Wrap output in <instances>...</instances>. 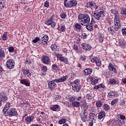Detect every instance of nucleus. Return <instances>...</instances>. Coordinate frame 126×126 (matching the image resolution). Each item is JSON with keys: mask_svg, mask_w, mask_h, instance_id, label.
Masks as SVG:
<instances>
[{"mask_svg": "<svg viewBox=\"0 0 126 126\" xmlns=\"http://www.w3.org/2000/svg\"><path fill=\"white\" fill-rule=\"evenodd\" d=\"M68 78V76L67 75L63 76L59 78H56L53 81H50L48 82V88L50 89V90H53V89H55L56 87H57L56 83H60L61 82H64V81H66V79Z\"/></svg>", "mask_w": 126, "mask_h": 126, "instance_id": "f257e3e1", "label": "nucleus"}, {"mask_svg": "<svg viewBox=\"0 0 126 126\" xmlns=\"http://www.w3.org/2000/svg\"><path fill=\"white\" fill-rule=\"evenodd\" d=\"M114 27H110L108 28V31L111 34H114L119 31V29L121 28V20L119 18L115 17L114 18Z\"/></svg>", "mask_w": 126, "mask_h": 126, "instance_id": "f03ea898", "label": "nucleus"}, {"mask_svg": "<svg viewBox=\"0 0 126 126\" xmlns=\"http://www.w3.org/2000/svg\"><path fill=\"white\" fill-rule=\"evenodd\" d=\"M78 20L80 22L81 25L85 26L87 24H89L90 22V17L88 15L82 14L78 15Z\"/></svg>", "mask_w": 126, "mask_h": 126, "instance_id": "7ed1b4c3", "label": "nucleus"}, {"mask_svg": "<svg viewBox=\"0 0 126 126\" xmlns=\"http://www.w3.org/2000/svg\"><path fill=\"white\" fill-rule=\"evenodd\" d=\"M118 45L120 48L122 49H125L126 48V41L122 36H119L118 37Z\"/></svg>", "mask_w": 126, "mask_h": 126, "instance_id": "20e7f679", "label": "nucleus"}, {"mask_svg": "<svg viewBox=\"0 0 126 126\" xmlns=\"http://www.w3.org/2000/svg\"><path fill=\"white\" fill-rule=\"evenodd\" d=\"M72 88L73 90H76L77 92H79L80 89L82 88V86L79 83H78V80H75L72 83Z\"/></svg>", "mask_w": 126, "mask_h": 126, "instance_id": "39448f33", "label": "nucleus"}, {"mask_svg": "<svg viewBox=\"0 0 126 126\" xmlns=\"http://www.w3.org/2000/svg\"><path fill=\"white\" fill-rule=\"evenodd\" d=\"M15 66V62L13 59H9L6 62V67L9 69H13Z\"/></svg>", "mask_w": 126, "mask_h": 126, "instance_id": "423d86ee", "label": "nucleus"}, {"mask_svg": "<svg viewBox=\"0 0 126 126\" xmlns=\"http://www.w3.org/2000/svg\"><path fill=\"white\" fill-rule=\"evenodd\" d=\"M104 14H105V12L103 11H100L99 12L95 11L94 13L93 17H94L96 20H100V18H101V17L104 16Z\"/></svg>", "mask_w": 126, "mask_h": 126, "instance_id": "0eeeda50", "label": "nucleus"}, {"mask_svg": "<svg viewBox=\"0 0 126 126\" xmlns=\"http://www.w3.org/2000/svg\"><path fill=\"white\" fill-rule=\"evenodd\" d=\"M7 115L9 117H16V116H18V113L15 108H11L7 111Z\"/></svg>", "mask_w": 126, "mask_h": 126, "instance_id": "6e6552de", "label": "nucleus"}, {"mask_svg": "<svg viewBox=\"0 0 126 126\" xmlns=\"http://www.w3.org/2000/svg\"><path fill=\"white\" fill-rule=\"evenodd\" d=\"M77 5V1L75 0H70L67 2V4H65V7L66 8H71L73 6H76Z\"/></svg>", "mask_w": 126, "mask_h": 126, "instance_id": "1a4fd4ad", "label": "nucleus"}, {"mask_svg": "<svg viewBox=\"0 0 126 126\" xmlns=\"http://www.w3.org/2000/svg\"><path fill=\"white\" fill-rule=\"evenodd\" d=\"M45 24L48 25V26H50L51 25L52 28H55L56 27V25H57V23L55 22V21L51 20V19H49L45 22Z\"/></svg>", "mask_w": 126, "mask_h": 126, "instance_id": "9d476101", "label": "nucleus"}, {"mask_svg": "<svg viewBox=\"0 0 126 126\" xmlns=\"http://www.w3.org/2000/svg\"><path fill=\"white\" fill-rule=\"evenodd\" d=\"M0 107L2 106V103H4L7 100V96L3 94H0Z\"/></svg>", "mask_w": 126, "mask_h": 126, "instance_id": "9b49d317", "label": "nucleus"}, {"mask_svg": "<svg viewBox=\"0 0 126 126\" xmlns=\"http://www.w3.org/2000/svg\"><path fill=\"white\" fill-rule=\"evenodd\" d=\"M81 46L82 47V49H83V50H86L88 51L92 49V47L89 44L82 43L81 45Z\"/></svg>", "mask_w": 126, "mask_h": 126, "instance_id": "f8f14e48", "label": "nucleus"}, {"mask_svg": "<svg viewBox=\"0 0 126 126\" xmlns=\"http://www.w3.org/2000/svg\"><path fill=\"white\" fill-rule=\"evenodd\" d=\"M108 69H109V70L114 71V73H115L116 74L118 73L117 68H115V65L112 64V63H109L108 65Z\"/></svg>", "mask_w": 126, "mask_h": 126, "instance_id": "ddd939ff", "label": "nucleus"}, {"mask_svg": "<svg viewBox=\"0 0 126 126\" xmlns=\"http://www.w3.org/2000/svg\"><path fill=\"white\" fill-rule=\"evenodd\" d=\"M88 116V112L86 111H84V113H83L81 115V118L82 121L83 122H86V120H87V116Z\"/></svg>", "mask_w": 126, "mask_h": 126, "instance_id": "4468645a", "label": "nucleus"}, {"mask_svg": "<svg viewBox=\"0 0 126 126\" xmlns=\"http://www.w3.org/2000/svg\"><path fill=\"white\" fill-rule=\"evenodd\" d=\"M105 117H106V113L104 110L101 111L97 116L98 120H102V119H103V118H105Z\"/></svg>", "mask_w": 126, "mask_h": 126, "instance_id": "2eb2a0df", "label": "nucleus"}, {"mask_svg": "<svg viewBox=\"0 0 126 126\" xmlns=\"http://www.w3.org/2000/svg\"><path fill=\"white\" fill-rule=\"evenodd\" d=\"M34 116L31 115V116H27L25 118V121L26 122H27V123H29V124H30V123H32V122H33L34 121Z\"/></svg>", "mask_w": 126, "mask_h": 126, "instance_id": "dca6fc26", "label": "nucleus"}, {"mask_svg": "<svg viewBox=\"0 0 126 126\" xmlns=\"http://www.w3.org/2000/svg\"><path fill=\"white\" fill-rule=\"evenodd\" d=\"M42 62L45 64H49L50 62V58L48 56H45L42 58Z\"/></svg>", "mask_w": 126, "mask_h": 126, "instance_id": "f3484780", "label": "nucleus"}, {"mask_svg": "<svg viewBox=\"0 0 126 126\" xmlns=\"http://www.w3.org/2000/svg\"><path fill=\"white\" fill-rule=\"evenodd\" d=\"M6 4V3L4 0H0V11H1L3 10V8H4V6H5Z\"/></svg>", "mask_w": 126, "mask_h": 126, "instance_id": "a211bd4d", "label": "nucleus"}, {"mask_svg": "<svg viewBox=\"0 0 126 126\" xmlns=\"http://www.w3.org/2000/svg\"><path fill=\"white\" fill-rule=\"evenodd\" d=\"M108 95L109 97H113V96H115V97H118L119 94L116 92H114L113 91H110L109 93H108Z\"/></svg>", "mask_w": 126, "mask_h": 126, "instance_id": "6ab92c4d", "label": "nucleus"}, {"mask_svg": "<svg viewBox=\"0 0 126 126\" xmlns=\"http://www.w3.org/2000/svg\"><path fill=\"white\" fill-rule=\"evenodd\" d=\"M50 110L53 111L59 112V111H60V106L58 104L55 105L54 106L50 108Z\"/></svg>", "mask_w": 126, "mask_h": 126, "instance_id": "aec40b11", "label": "nucleus"}, {"mask_svg": "<svg viewBox=\"0 0 126 126\" xmlns=\"http://www.w3.org/2000/svg\"><path fill=\"white\" fill-rule=\"evenodd\" d=\"M109 84H119V80L111 78L109 80Z\"/></svg>", "mask_w": 126, "mask_h": 126, "instance_id": "412c9836", "label": "nucleus"}, {"mask_svg": "<svg viewBox=\"0 0 126 126\" xmlns=\"http://www.w3.org/2000/svg\"><path fill=\"white\" fill-rule=\"evenodd\" d=\"M20 83L21 84H24V85H25L26 86H30V83H29L28 81L26 79H21Z\"/></svg>", "mask_w": 126, "mask_h": 126, "instance_id": "4be33fe9", "label": "nucleus"}, {"mask_svg": "<svg viewBox=\"0 0 126 126\" xmlns=\"http://www.w3.org/2000/svg\"><path fill=\"white\" fill-rule=\"evenodd\" d=\"M66 29V28H65V26L62 25L61 27L59 26L57 28V30L58 31H61V32H65V30Z\"/></svg>", "mask_w": 126, "mask_h": 126, "instance_id": "5701e85b", "label": "nucleus"}, {"mask_svg": "<svg viewBox=\"0 0 126 126\" xmlns=\"http://www.w3.org/2000/svg\"><path fill=\"white\" fill-rule=\"evenodd\" d=\"M86 28L88 31H93V25L92 24H88L86 25Z\"/></svg>", "mask_w": 126, "mask_h": 126, "instance_id": "b1692460", "label": "nucleus"}, {"mask_svg": "<svg viewBox=\"0 0 126 126\" xmlns=\"http://www.w3.org/2000/svg\"><path fill=\"white\" fill-rule=\"evenodd\" d=\"M71 105L74 108H78L80 106V103L77 101H74L72 102Z\"/></svg>", "mask_w": 126, "mask_h": 126, "instance_id": "393cba45", "label": "nucleus"}, {"mask_svg": "<svg viewBox=\"0 0 126 126\" xmlns=\"http://www.w3.org/2000/svg\"><path fill=\"white\" fill-rule=\"evenodd\" d=\"M93 70L92 68H87L84 70L85 75H89L92 73Z\"/></svg>", "mask_w": 126, "mask_h": 126, "instance_id": "a878e982", "label": "nucleus"}, {"mask_svg": "<svg viewBox=\"0 0 126 126\" xmlns=\"http://www.w3.org/2000/svg\"><path fill=\"white\" fill-rule=\"evenodd\" d=\"M94 4H95V3L92 2H89L88 3H87L86 6L87 8H91V9H93V8L94 7Z\"/></svg>", "mask_w": 126, "mask_h": 126, "instance_id": "bb28decb", "label": "nucleus"}, {"mask_svg": "<svg viewBox=\"0 0 126 126\" xmlns=\"http://www.w3.org/2000/svg\"><path fill=\"white\" fill-rule=\"evenodd\" d=\"M103 110L104 111H106V112H108V111H110L111 110V107H110V105H108L107 104H104L103 106Z\"/></svg>", "mask_w": 126, "mask_h": 126, "instance_id": "cd10ccee", "label": "nucleus"}, {"mask_svg": "<svg viewBox=\"0 0 126 126\" xmlns=\"http://www.w3.org/2000/svg\"><path fill=\"white\" fill-rule=\"evenodd\" d=\"M60 62H62V63H65L66 64H68L69 62H68V59L66 57H62V59L60 61Z\"/></svg>", "mask_w": 126, "mask_h": 126, "instance_id": "c85d7f7f", "label": "nucleus"}, {"mask_svg": "<svg viewBox=\"0 0 126 126\" xmlns=\"http://www.w3.org/2000/svg\"><path fill=\"white\" fill-rule=\"evenodd\" d=\"M91 84L93 85L96 84V83L99 81V79H95L94 78H92L91 79Z\"/></svg>", "mask_w": 126, "mask_h": 126, "instance_id": "c756f323", "label": "nucleus"}, {"mask_svg": "<svg viewBox=\"0 0 126 126\" xmlns=\"http://www.w3.org/2000/svg\"><path fill=\"white\" fill-rule=\"evenodd\" d=\"M121 14L123 15L124 17H126V9L125 8H121Z\"/></svg>", "mask_w": 126, "mask_h": 126, "instance_id": "7c9ffc66", "label": "nucleus"}, {"mask_svg": "<svg viewBox=\"0 0 126 126\" xmlns=\"http://www.w3.org/2000/svg\"><path fill=\"white\" fill-rule=\"evenodd\" d=\"M103 105V102L101 101V100H97L95 103V106L97 108H101Z\"/></svg>", "mask_w": 126, "mask_h": 126, "instance_id": "2f4dec72", "label": "nucleus"}, {"mask_svg": "<svg viewBox=\"0 0 126 126\" xmlns=\"http://www.w3.org/2000/svg\"><path fill=\"white\" fill-rule=\"evenodd\" d=\"M58 48H59V46H58L56 44H52L51 46V49H52V51H53V52L56 51Z\"/></svg>", "mask_w": 126, "mask_h": 126, "instance_id": "473e14b6", "label": "nucleus"}, {"mask_svg": "<svg viewBox=\"0 0 126 126\" xmlns=\"http://www.w3.org/2000/svg\"><path fill=\"white\" fill-rule=\"evenodd\" d=\"M48 40H49V37L47 35H44L41 38V40L44 43H47V42H48Z\"/></svg>", "mask_w": 126, "mask_h": 126, "instance_id": "72a5a7b5", "label": "nucleus"}, {"mask_svg": "<svg viewBox=\"0 0 126 126\" xmlns=\"http://www.w3.org/2000/svg\"><path fill=\"white\" fill-rule=\"evenodd\" d=\"M60 16L62 19H64L65 18H66V13L64 12H62L60 14Z\"/></svg>", "mask_w": 126, "mask_h": 126, "instance_id": "f704fd0d", "label": "nucleus"}, {"mask_svg": "<svg viewBox=\"0 0 126 126\" xmlns=\"http://www.w3.org/2000/svg\"><path fill=\"white\" fill-rule=\"evenodd\" d=\"M98 38L99 43H103V42H104V36H103L102 34H99Z\"/></svg>", "mask_w": 126, "mask_h": 126, "instance_id": "c9c22d12", "label": "nucleus"}, {"mask_svg": "<svg viewBox=\"0 0 126 126\" xmlns=\"http://www.w3.org/2000/svg\"><path fill=\"white\" fill-rule=\"evenodd\" d=\"M4 56H5V54H4V51H3L2 48L0 47V57L1 58L2 57H4Z\"/></svg>", "mask_w": 126, "mask_h": 126, "instance_id": "e433bc0d", "label": "nucleus"}, {"mask_svg": "<svg viewBox=\"0 0 126 126\" xmlns=\"http://www.w3.org/2000/svg\"><path fill=\"white\" fill-rule=\"evenodd\" d=\"M89 118L91 120V121H94L95 119V114L94 113H90Z\"/></svg>", "mask_w": 126, "mask_h": 126, "instance_id": "4c0bfd02", "label": "nucleus"}, {"mask_svg": "<svg viewBox=\"0 0 126 126\" xmlns=\"http://www.w3.org/2000/svg\"><path fill=\"white\" fill-rule=\"evenodd\" d=\"M55 56L57 58V59L59 61H61L62 59L63 58V57L62 56V55L60 54H57V53L55 52L54 53Z\"/></svg>", "mask_w": 126, "mask_h": 126, "instance_id": "58836bf2", "label": "nucleus"}, {"mask_svg": "<svg viewBox=\"0 0 126 126\" xmlns=\"http://www.w3.org/2000/svg\"><path fill=\"white\" fill-rule=\"evenodd\" d=\"M74 26L75 29H77L78 30H80L82 28L81 25L78 23H76Z\"/></svg>", "mask_w": 126, "mask_h": 126, "instance_id": "ea45409f", "label": "nucleus"}, {"mask_svg": "<svg viewBox=\"0 0 126 126\" xmlns=\"http://www.w3.org/2000/svg\"><path fill=\"white\" fill-rule=\"evenodd\" d=\"M112 126H121L119 121L115 120L112 123Z\"/></svg>", "mask_w": 126, "mask_h": 126, "instance_id": "a19ab883", "label": "nucleus"}, {"mask_svg": "<svg viewBox=\"0 0 126 126\" xmlns=\"http://www.w3.org/2000/svg\"><path fill=\"white\" fill-rule=\"evenodd\" d=\"M68 101L70 102V103L74 102L75 101V97L74 96H71L68 98Z\"/></svg>", "mask_w": 126, "mask_h": 126, "instance_id": "79ce46f5", "label": "nucleus"}, {"mask_svg": "<svg viewBox=\"0 0 126 126\" xmlns=\"http://www.w3.org/2000/svg\"><path fill=\"white\" fill-rule=\"evenodd\" d=\"M119 101V99L118 98H115L113 100H112L111 102V106H114Z\"/></svg>", "mask_w": 126, "mask_h": 126, "instance_id": "37998d69", "label": "nucleus"}, {"mask_svg": "<svg viewBox=\"0 0 126 126\" xmlns=\"http://www.w3.org/2000/svg\"><path fill=\"white\" fill-rule=\"evenodd\" d=\"M52 68L54 70H59V66L56 64H53L52 66Z\"/></svg>", "mask_w": 126, "mask_h": 126, "instance_id": "c03bdc74", "label": "nucleus"}, {"mask_svg": "<svg viewBox=\"0 0 126 126\" xmlns=\"http://www.w3.org/2000/svg\"><path fill=\"white\" fill-rule=\"evenodd\" d=\"M95 63L97 66L100 67V66H101V60H99L98 59H96Z\"/></svg>", "mask_w": 126, "mask_h": 126, "instance_id": "a18cd8bd", "label": "nucleus"}, {"mask_svg": "<svg viewBox=\"0 0 126 126\" xmlns=\"http://www.w3.org/2000/svg\"><path fill=\"white\" fill-rule=\"evenodd\" d=\"M41 70L43 72H47V70H48V68L46 66L43 65L41 67Z\"/></svg>", "mask_w": 126, "mask_h": 126, "instance_id": "49530a36", "label": "nucleus"}, {"mask_svg": "<svg viewBox=\"0 0 126 126\" xmlns=\"http://www.w3.org/2000/svg\"><path fill=\"white\" fill-rule=\"evenodd\" d=\"M7 111H8V109H7L5 107H4L2 110L3 115L6 117H7Z\"/></svg>", "mask_w": 126, "mask_h": 126, "instance_id": "de8ad7c7", "label": "nucleus"}, {"mask_svg": "<svg viewBox=\"0 0 126 126\" xmlns=\"http://www.w3.org/2000/svg\"><path fill=\"white\" fill-rule=\"evenodd\" d=\"M6 36H7V33L5 32L2 36V38L3 41H5L6 39H7V37Z\"/></svg>", "mask_w": 126, "mask_h": 126, "instance_id": "09e8293b", "label": "nucleus"}, {"mask_svg": "<svg viewBox=\"0 0 126 126\" xmlns=\"http://www.w3.org/2000/svg\"><path fill=\"white\" fill-rule=\"evenodd\" d=\"M44 7H47V8H48V7L50 6V3L49 2V1L46 0L44 2Z\"/></svg>", "mask_w": 126, "mask_h": 126, "instance_id": "8fccbe9b", "label": "nucleus"}, {"mask_svg": "<svg viewBox=\"0 0 126 126\" xmlns=\"http://www.w3.org/2000/svg\"><path fill=\"white\" fill-rule=\"evenodd\" d=\"M111 13H112L113 14H115L116 16L115 17L117 18V12H118V11H117V10L115 9H112L111 10Z\"/></svg>", "mask_w": 126, "mask_h": 126, "instance_id": "3c124183", "label": "nucleus"}, {"mask_svg": "<svg viewBox=\"0 0 126 126\" xmlns=\"http://www.w3.org/2000/svg\"><path fill=\"white\" fill-rule=\"evenodd\" d=\"M122 35L126 36V28H124L122 29Z\"/></svg>", "mask_w": 126, "mask_h": 126, "instance_id": "603ef678", "label": "nucleus"}, {"mask_svg": "<svg viewBox=\"0 0 126 126\" xmlns=\"http://www.w3.org/2000/svg\"><path fill=\"white\" fill-rule=\"evenodd\" d=\"M65 122V119H63L59 121V124H60V125H63V124H64Z\"/></svg>", "mask_w": 126, "mask_h": 126, "instance_id": "864d4df0", "label": "nucleus"}, {"mask_svg": "<svg viewBox=\"0 0 126 126\" xmlns=\"http://www.w3.org/2000/svg\"><path fill=\"white\" fill-rule=\"evenodd\" d=\"M60 98H62V96L61 95H55L53 96V98L55 99V100H59Z\"/></svg>", "mask_w": 126, "mask_h": 126, "instance_id": "5fc2aeb1", "label": "nucleus"}, {"mask_svg": "<svg viewBox=\"0 0 126 126\" xmlns=\"http://www.w3.org/2000/svg\"><path fill=\"white\" fill-rule=\"evenodd\" d=\"M86 98L87 99H88V100H92L93 97L92 96V95L90 94H89L87 95L86 96Z\"/></svg>", "mask_w": 126, "mask_h": 126, "instance_id": "6e6d98bb", "label": "nucleus"}, {"mask_svg": "<svg viewBox=\"0 0 126 126\" xmlns=\"http://www.w3.org/2000/svg\"><path fill=\"white\" fill-rule=\"evenodd\" d=\"M89 105L88 103H86L84 105V112H87V110H88Z\"/></svg>", "mask_w": 126, "mask_h": 126, "instance_id": "4d7b16f0", "label": "nucleus"}, {"mask_svg": "<svg viewBox=\"0 0 126 126\" xmlns=\"http://www.w3.org/2000/svg\"><path fill=\"white\" fill-rule=\"evenodd\" d=\"M38 41H40V38L36 37L34 38V39L32 40V42L36 43Z\"/></svg>", "mask_w": 126, "mask_h": 126, "instance_id": "13d9d810", "label": "nucleus"}, {"mask_svg": "<svg viewBox=\"0 0 126 126\" xmlns=\"http://www.w3.org/2000/svg\"><path fill=\"white\" fill-rule=\"evenodd\" d=\"M118 118L119 119H121V120H126V116L122 115H119Z\"/></svg>", "mask_w": 126, "mask_h": 126, "instance_id": "bf43d9fd", "label": "nucleus"}, {"mask_svg": "<svg viewBox=\"0 0 126 126\" xmlns=\"http://www.w3.org/2000/svg\"><path fill=\"white\" fill-rule=\"evenodd\" d=\"M10 107V103L7 102L5 105V108L7 109V110H8L9 108Z\"/></svg>", "mask_w": 126, "mask_h": 126, "instance_id": "052dcab7", "label": "nucleus"}, {"mask_svg": "<svg viewBox=\"0 0 126 126\" xmlns=\"http://www.w3.org/2000/svg\"><path fill=\"white\" fill-rule=\"evenodd\" d=\"M80 60L81 61H85L86 60V56L81 55L80 56Z\"/></svg>", "mask_w": 126, "mask_h": 126, "instance_id": "680f3d73", "label": "nucleus"}, {"mask_svg": "<svg viewBox=\"0 0 126 126\" xmlns=\"http://www.w3.org/2000/svg\"><path fill=\"white\" fill-rule=\"evenodd\" d=\"M73 50L75 51H78V46L76 44H74L73 46Z\"/></svg>", "mask_w": 126, "mask_h": 126, "instance_id": "e2e57ef3", "label": "nucleus"}, {"mask_svg": "<svg viewBox=\"0 0 126 126\" xmlns=\"http://www.w3.org/2000/svg\"><path fill=\"white\" fill-rule=\"evenodd\" d=\"M8 51L9 53H12V52L14 51V48H13V47H10L8 48Z\"/></svg>", "mask_w": 126, "mask_h": 126, "instance_id": "0e129e2a", "label": "nucleus"}, {"mask_svg": "<svg viewBox=\"0 0 126 126\" xmlns=\"http://www.w3.org/2000/svg\"><path fill=\"white\" fill-rule=\"evenodd\" d=\"M22 71H23L24 74H25V75H27V74L28 73L29 70L23 69Z\"/></svg>", "mask_w": 126, "mask_h": 126, "instance_id": "69168bd1", "label": "nucleus"}, {"mask_svg": "<svg viewBox=\"0 0 126 126\" xmlns=\"http://www.w3.org/2000/svg\"><path fill=\"white\" fill-rule=\"evenodd\" d=\"M98 86L99 88H105V85H104L103 84L101 83L100 84L97 85Z\"/></svg>", "mask_w": 126, "mask_h": 126, "instance_id": "338daca9", "label": "nucleus"}, {"mask_svg": "<svg viewBox=\"0 0 126 126\" xmlns=\"http://www.w3.org/2000/svg\"><path fill=\"white\" fill-rule=\"evenodd\" d=\"M121 82L123 83V84H126V78H122Z\"/></svg>", "mask_w": 126, "mask_h": 126, "instance_id": "774afa93", "label": "nucleus"}]
</instances>
